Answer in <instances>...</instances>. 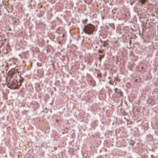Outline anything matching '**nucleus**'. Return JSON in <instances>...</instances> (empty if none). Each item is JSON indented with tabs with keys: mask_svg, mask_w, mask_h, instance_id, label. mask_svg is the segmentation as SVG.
<instances>
[{
	"mask_svg": "<svg viewBox=\"0 0 158 158\" xmlns=\"http://www.w3.org/2000/svg\"><path fill=\"white\" fill-rule=\"evenodd\" d=\"M87 19H86V20H84V21H83V23H84V24H85V23H86V21H87Z\"/></svg>",
	"mask_w": 158,
	"mask_h": 158,
	"instance_id": "obj_7",
	"label": "nucleus"
},
{
	"mask_svg": "<svg viewBox=\"0 0 158 158\" xmlns=\"http://www.w3.org/2000/svg\"><path fill=\"white\" fill-rule=\"evenodd\" d=\"M139 2L141 4V6L145 4L146 2L147 1V0H139Z\"/></svg>",
	"mask_w": 158,
	"mask_h": 158,
	"instance_id": "obj_5",
	"label": "nucleus"
},
{
	"mask_svg": "<svg viewBox=\"0 0 158 158\" xmlns=\"http://www.w3.org/2000/svg\"><path fill=\"white\" fill-rule=\"evenodd\" d=\"M108 78L109 79H110V77H109Z\"/></svg>",
	"mask_w": 158,
	"mask_h": 158,
	"instance_id": "obj_9",
	"label": "nucleus"
},
{
	"mask_svg": "<svg viewBox=\"0 0 158 158\" xmlns=\"http://www.w3.org/2000/svg\"><path fill=\"white\" fill-rule=\"evenodd\" d=\"M18 73L17 71L14 69L11 70L8 73L7 75L9 78L10 81H11L13 83H15V82H14L13 80H16V78L17 77Z\"/></svg>",
	"mask_w": 158,
	"mask_h": 158,
	"instance_id": "obj_2",
	"label": "nucleus"
},
{
	"mask_svg": "<svg viewBox=\"0 0 158 158\" xmlns=\"http://www.w3.org/2000/svg\"><path fill=\"white\" fill-rule=\"evenodd\" d=\"M114 91L115 93L118 95V97L119 98L123 97V93L121 91L120 89L117 88H115Z\"/></svg>",
	"mask_w": 158,
	"mask_h": 158,
	"instance_id": "obj_3",
	"label": "nucleus"
},
{
	"mask_svg": "<svg viewBox=\"0 0 158 158\" xmlns=\"http://www.w3.org/2000/svg\"><path fill=\"white\" fill-rule=\"evenodd\" d=\"M95 30V26L90 23H89L85 26L83 29L84 32L88 35L93 34Z\"/></svg>",
	"mask_w": 158,
	"mask_h": 158,
	"instance_id": "obj_1",
	"label": "nucleus"
},
{
	"mask_svg": "<svg viewBox=\"0 0 158 158\" xmlns=\"http://www.w3.org/2000/svg\"><path fill=\"white\" fill-rule=\"evenodd\" d=\"M3 42H2V43H1V44H3Z\"/></svg>",
	"mask_w": 158,
	"mask_h": 158,
	"instance_id": "obj_10",
	"label": "nucleus"
},
{
	"mask_svg": "<svg viewBox=\"0 0 158 158\" xmlns=\"http://www.w3.org/2000/svg\"><path fill=\"white\" fill-rule=\"evenodd\" d=\"M104 54L103 55H99V59L100 61L101 60V58H103L104 57Z\"/></svg>",
	"mask_w": 158,
	"mask_h": 158,
	"instance_id": "obj_6",
	"label": "nucleus"
},
{
	"mask_svg": "<svg viewBox=\"0 0 158 158\" xmlns=\"http://www.w3.org/2000/svg\"><path fill=\"white\" fill-rule=\"evenodd\" d=\"M16 83H17V85H18L19 87L20 86L22 85V83L23 82V81L19 79V83H18L17 80H16Z\"/></svg>",
	"mask_w": 158,
	"mask_h": 158,
	"instance_id": "obj_4",
	"label": "nucleus"
},
{
	"mask_svg": "<svg viewBox=\"0 0 158 158\" xmlns=\"http://www.w3.org/2000/svg\"><path fill=\"white\" fill-rule=\"evenodd\" d=\"M98 52H99L100 53H102V50H98Z\"/></svg>",
	"mask_w": 158,
	"mask_h": 158,
	"instance_id": "obj_8",
	"label": "nucleus"
}]
</instances>
